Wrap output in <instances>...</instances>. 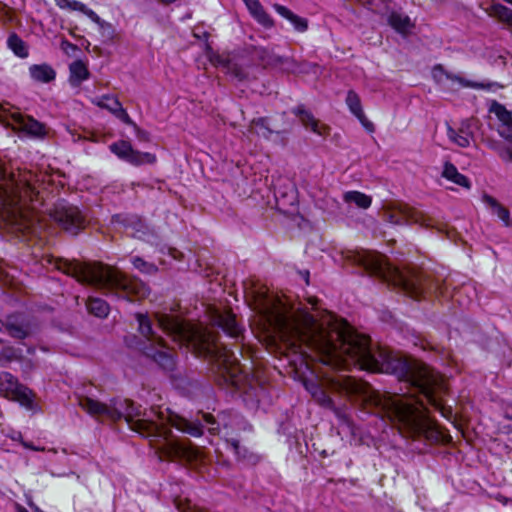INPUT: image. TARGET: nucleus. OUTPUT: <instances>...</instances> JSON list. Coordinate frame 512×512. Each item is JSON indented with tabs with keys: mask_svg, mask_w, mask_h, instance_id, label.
<instances>
[{
	"mask_svg": "<svg viewBox=\"0 0 512 512\" xmlns=\"http://www.w3.org/2000/svg\"><path fill=\"white\" fill-rule=\"evenodd\" d=\"M255 309L286 349L299 354L307 367L308 359L333 367L357 363L362 369L396 375L417 388L441 414L450 418L442 396L446 393L443 377L422 362L409 359L386 348L373 351L369 337L359 334L345 320L318 323L304 310L292 311L280 298L260 289L252 291Z\"/></svg>",
	"mask_w": 512,
	"mask_h": 512,
	"instance_id": "nucleus-1",
	"label": "nucleus"
},
{
	"mask_svg": "<svg viewBox=\"0 0 512 512\" xmlns=\"http://www.w3.org/2000/svg\"><path fill=\"white\" fill-rule=\"evenodd\" d=\"M329 385L332 389L347 395L368 398L405 437L423 436L435 442L444 437L440 427L428 415L427 408L414 397H386L373 391L368 383L351 376L340 375L332 378Z\"/></svg>",
	"mask_w": 512,
	"mask_h": 512,
	"instance_id": "nucleus-2",
	"label": "nucleus"
},
{
	"mask_svg": "<svg viewBox=\"0 0 512 512\" xmlns=\"http://www.w3.org/2000/svg\"><path fill=\"white\" fill-rule=\"evenodd\" d=\"M158 326L175 342L186 345L199 357L210 360L219 385L244 389L250 383L234 353L220 344L216 335L202 326L190 325L164 314H156Z\"/></svg>",
	"mask_w": 512,
	"mask_h": 512,
	"instance_id": "nucleus-3",
	"label": "nucleus"
},
{
	"mask_svg": "<svg viewBox=\"0 0 512 512\" xmlns=\"http://www.w3.org/2000/svg\"><path fill=\"white\" fill-rule=\"evenodd\" d=\"M125 420L131 430L150 440L161 460H180L188 463L202 461L203 453L199 449L190 442H179L174 439L168 416L161 410L151 408L149 413L131 410L126 413Z\"/></svg>",
	"mask_w": 512,
	"mask_h": 512,
	"instance_id": "nucleus-4",
	"label": "nucleus"
},
{
	"mask_svg": "<svg viewBox=\"0 0 512 512\" xmlns=\"http://www.w3.org/2000/svg\"><path fill=\"white\" fill-rule=\"evenodd\" d=\"M0 215L7 222L12 233H29L34 221L25 208L26 201H32L37 194L36 175L31 171L8 173L5 165L0 164Z\"/></svg>",
	"mask_w": 512,
	"mask_h": 512,
	"instance_id": "nucleus-5",
	"label": "nucleus"
},
{
	"mask_svg": "<svg viewBox=\"0 0 512 512\" xmlns=\"http://www.w3.org/2000/svg\"><path fill=\"white\" fill-rule=\"evenodd\" d=\"M347 259L355 265L361 266L367 273L381 278L383 281L400 288L413 299H420L427 293H436L438 283L421 271H400L386 262L381 254L371 251H350Z\"/></svg>",
	"mask_w": 512,
	"mask_h": 512,
	"instance_id": "nucleus-6",
	"label": "nucleus"
},
{
	"mask_svg": "<svg viewBox=\"0 0 512 512\" xmlns=\"http://www.w3.org/2000/svg\"><path fill=\"white\" fill-rule=\"evenodd\" d=\"M57 268L79 282L105 288L130 301L148 296V287L139 279L128 277L114 267L101 263H80L60 260Z\"/></svg>",
	"mask_w": 512,
	"mask_h": 512,
	"instance_id": "nucleus-7",
	"label": "nucleus"
},
{
	"mask_svg": "<svg viewBox=\"0 0 512 512\" xmlns=\"http://www.w3.org/2000/svg\"><path fill=\"white\" fill-rule=\"evenodd\" d=\"M0 122L14 130L23 131L31 136L43 137L47 134L43 123L30 116L22 115L9 103L0 104Z\"/></svg>",
	"mask_w": 512,
	"mask_h": 512,
	"instance_id": "nucleus-8",
	"label": "nucleus"
},
{
	"mask_svg": "<svg viewBox=\"0 0 512 512\" xmlns=\"http://www.w3.org/2000/svg\"><path fill=\"white\" fill-rule=\"evenodd\" d=\"M384 219L395 225L415 223L423 227L433 226V219L425 212L403 203H393L384 208Z\"/></svg>",
	"mask_w": 512,
	"mask_h": 512,
	"instance_id": "nucleus-9",
	"label": "nucleus"
},
{
	"mask_svg": "<svg viewBox=\"0 0 512 512\" xmlns=\"http://www.w3.org/2000/svg\"><path fill=\"white\" fill-rule=\"evenodd\" d=\"M0 395L18 402L26 409L34 408L35 394L31 389L21 384L18 379L9 372L0 373Z\"/></svg>",
	"mask_w": 512,
	"mask_h": 512,
	"instance_id": "nucleus-10",
	"label": "nucleus"
},
{
	"mask_svg": "<svg viewBox=\"0 0 512 512\" xmlns=\"http://www.w3.org/2000/svg\"><path fill=\"white\" fill-rule=\"evenodd\" d=\"M137 320L139 323V330L141 334L151 342V345H155L157 347V349L152 347H145L144 353L148 357L153 358L161 366L165 368L170 367L173 364V361L169 353V350L164 345L162 339L154 335V332L151 327V322L148 319V317L143 314H137Z\"/></svg>",
	"mask_w": 512,
	"mask_h": 512,
	"instance_id": "nucleus-11",
	"label": "nucleus"
},
{
	"mask_svg": "<svg viewBox=\"0 0 512 512\" xmlns=\"http://www.w3.org/2000/svg\"><path fill=\"white\" fill-rule=\"evenodd\" d=\"M51 218L57 222L64 230L77 234L85 227V217L78 207L58 203L50 212Z\"/></svg>",
	"mask_w": 512,
	"mask_h": 512,
	"instance_id": "nucleus-12",
	"label": "nucleus"
},
{
	"mask_svg": "<svg viewBox=\"0 0 512 512\" xmlns=\"http://www.w3.org/2000/svg\"><path fill=\"white\" fill-rule=\"evenodd\" d=\"M78 405L96 419L116 422L122 418V413L115 407L113 401L106 404L88 396H79Z\"/></svg>",
	"mask_w": 512,
	"mask_h": 512,
	"instance_id": "nucleus-13",
	"label": "nucleus"
},
{
	"mask_svg": "<svg viewBox=\"0 0 512 512\" xmlns=\"http://www.w3.org/2000/svg\"><path fill=\"white\" fill-rule=\"evenodd\" d=\"M0 331L2 327L15 339H25L31 334V328L26 319L20 315H10L5 321L0 319Z\"/></svg>",
	"mask_w": 512,
	"mask_h": 512,
	"instance_id": "nucleus-14",
	"label": "nucleus"
},
{
	"mask_svg": "<svg viewBox=\"0 0 512 512\" xmlns=\"http://www.w3.org/2000/svg\"><path fill=\"white\" fill-rule=\"evenodd\" d=\"M213 325L222 328L232 338H238L241 335V328L236 322L235 315L230 311L214 310L211 315Z\"/></svg>",
	"mask_w": 512,
	"mask_h": 512,
	"instance_id": "nucleus-15",
	"label": "nucleus"
},
{
	"mask_svg": "<svg viewBox=\"0 0 512 512\" xmlns=\"http://www.w3.org/2000/svg\"><path fill=\"white\" fill-rule=\"evenodd\" d=\"M490 112L494 113L500 121L498 133L505 140L512 142V112L496 101L490 106Z\"/></svg>",
	"mask_w": 512,
	"mask_h": 512,
	"instance_id": "nucleus-16",
	"label": "nucleus"
},
{
	"mask_svg": "<svg viewBox=\"0 0 512 512\" xmlns=\"http://www.w3.org/2000/svg\"><path fill=\"white\" fill-rule=\"evenodd\" d=\"M93 103L98 107L107 109L112 114H114L117 118L123 121L125 124L130 126H135V123L130 118L126 110L122 107L121 103L117 98L110 97L108 95L102 96L99 99L93 100Z\"/></svg>",
	"mask_w": 512,
	"mask_h": 512,
	"instance_id": "nucleus-17",
	"label": "nucleus"
},
{
	"mask_svg": "<svg viewBox=\"0 0 512 512\" xmlns=\"http://www.w3.org/2000/svg\"><path fill=\"white\" fill-rule=\"evenodd\" d=\"M350 112L359 120L368 132H374V124L366 117L359 95L354 90H349L345 99Z\"/></svg>",
	"mask_w": 512,
	"mask_h": 512,
	"instance_id": "nucleus-18",
	"label": "nucleus"
},
{
	"mask_svg": "<svg viewBox=\"0 0 512 512\" xmlns=\"http://www.w3.org/2000/svg\"><path fill=\"white\" fill-rule=\"evenodd\" d=\"M387 22L397 33L405 37L415 28L414 21L408 15L398 11H391L387 16Z\"/></svg>",
	"mask_w": 512,
	"mask_h": 512,
	"instance_id": "nucleus-19",
	"label": "nucleus"
},
{
	"mask_svg": "<svg viewBox=\"0 0 512 512\" xmlns=\"http://www.w3.org/2000/svg\"><path fill=\"white\" fill-rule=\"evenodd\" d=\"M294 113L299 117L301 123L309 128L315 134L320 136H327L330 133V128L326 124L321 123L317 120L311 112L305 110L302 107H298L294 110Z\"/></svg>",
	"mask_w": 512,
	"mask_h": 512,
	"instance_id": "nucleus-20",
	"label": "nucleus"
},
{
	"mask_svg": "<svg viewBox=\"0 0 512 512\" xmlns=\"http://www.w3.org/2000/svg\"><path fill=\"white\" fill-rule=\"evenodd\" d=\"M251 16L264 28L270 29L274 26V20L266 12L259 0H242Z\"/></svg>",
	"mask_w": 512,
	"mask_h": 512,
	"instance_id": "nucleus-21",
	"label": "nucleus"
},
{
	"mask_svg": "<svg viewBox=\"0 0 512 512\" xmlns=\"http://www.w3.org/2000/svg\"><path fill=\"white\" fill-rule=\"evenodd\" d=\"M56 5L60 7L61 9H69V10H78L86 14L91 20L101 25V27H107L109 30H112V27L110 24L101 22L98 15L88 9L83 3L75 1V0H54Z\"/></svg>",
	"mask_w": 512,
	"mask_h": 512,
	"instance_id": "nucleus-22",
	"label": "nucleus"
},
{
	"mask_svg": "<svg viewBox=\"0 0 512 512\" xmlns=\"http://www.w3.org/2000/svg\"><path fill=\"white\" fill-rule=\"evenodd\" d=\"M273 8L280 16L290 21L298 32L302 33L308 29V21L306 18L294 14L290 9L281 4H274Z\"/></svg>",
	"mask_w": 512,
	"mask_h": 512,
	"instance_id": "nucleus-23",
	"label": "nucleus"
},
{
	"mask_svg": "<svg viewBox=\"0 0 512 512\" xmlns=\"http://www.w3.org/2000/svg\"><path fill=\"white\" fill-rule=\"evenodd\" d=\"M442 176L463 188L469 189L471 186L469 179L465 175L461 174L456 166L450 162H446L444 164Z\"/></svg>",
	"mask_w": 512,
	"mask_h": 512,
	"instance_id": "nucleus-24",
	"label": "nucleus"
},
{
	"mask_svg": "<svg viewBox=\"0 0 512 512\" xmlns=\"http://www.w3.org/2000/svg\"><path fill=\"white\" fill-rule=\"evenodd\" d=\"M69 81L73 86H79L84 80L89 78V71L84 62L74 61L69 66Z\"/></svg>",
	"mask_w": 512,
	"mask_h": 512,
	"instance_id": "nucleus-25",
	"label": "nucleus"
},
{
	"mask_svg": "<svg viewBox=\"0 0 512 512\" xmlns=\"http://www.w3.org/2000/svg\"><path fill=\"white\" fill-rule=\"evenodd\" d=\"M446 78L453 82L459 83L462 87L473 88V89L492 90V89H502L504 87L503 85H501L497 82L479 83V82L466 80L460 76L453 75L450 73H446Z\"/></svg>",
	"mask_w": 512,
	"mask_h": 512,
	"instance_id": "nucleus-26",
	"label": "nucleus"
},
{
	"mask_svg": "<svg viewBox=\"0 0 512 512\" xmlns=\"http://www.w3.org/2000/svg\"><path fill=\"white\" fill-rule=\"evenodd\" d=\"M29 72L34 80L43 83L54 80L56 76L54 69L47 64L33 65L30 67Z\"/></svg>",
	"mask_w": 512,
	"mask_h": 512,
	"instance_id": "nucleus-27",
	"label": "nucleus"
},
{
	"mask_svg": "<svg viewBox=\"0 0 512 512\" xmlns=\"http://www.w3.org/2000/svg\"><path fill=\"white\" fill-rule=\"evenodd\" d=\"M484 203L490 206L493 212L498 216L500 220L504 222L506 226H510V212L504 207L501 203H499L494 197L484 194L482 197Z\"/></svg>",
	"mask_w": 512,
	"mask_h": 512,
	"instance_id": "nucleus-28",
	"label": "nucleus"
},
{
	"mask_svg": "<svg viewBox=\"0 0 512 512\" xmlns=\"http://www.w3.org/2000/svg\"><path fill=\"white\" fill-rule=\"evenodd\" d=\"M307 390L312 394L313 398L321 405L327 408H331L333 406V401L331 397L326 393V391L316 383H305Z\"/></svg>",
	"mask_w": 512,
	"mask_h": 512,
	"instance_id": "nucleus-29",
	"label": "nucleus"
},
{
	"mask_svg": "<svg viewBox=\"0 0 512 512\" xmlns=\"http://www.w3.org/2000/svg\"><path fill=\"white\" fill-rule=\"evenodd\" d=\"M171 425L194 437H198L203 433L201 424L198 422L188 421L184 418H176Z\"/></svg>",
	"mask_w": 512,
	"mask_h": 512,
	"instance_id": "nucleus-30",
	"label": "nucleus"
},
{
	"mask_svg": "<svg viewBox=\"0 0 512 512\" xmlns=\"http://www.w3.org/2000/svg\"><path fill=\"white\" fill-rule=\"evenodd\" d=\"M343 199L347 203H354L357 207L361 209L369 208L372 203V199L370 196L359 191L346 192L343 196Z\"/></svg>",
	"mask_w": 512,
	"mask_h": 512,
	"instance_id": "nucleus-31",
	"label": "nucleus"
},
{
	"mask_svg": "<svg viewBox=\"0 0 512 512\" xmlns=\"http://www.w3.org/2000/svg\"><path fill=\"white\" fill-rule=\"evenodd\" d=\"M126 161L134 166L154 164L156 162V156L149 152H140L133 149Z\"/></svg>",
	"mask_w": 512,
	"mask_h": 512,
	"instance_id": "nucleus-32",
	"label": "nucleus"
},
{
	"mask_svg": "<svg viewBox=\"0 0 512 512\" xmlns=\"http://www.w3.org/2000/svg\"><path fill=\"white\" fill-rule=\"evenodd\" d=\"M87 309L91 314L100 318L106 317L109 313L108 304L100 298L90 297L87 301Z\"/></svg>",
	"mask_w": 512,
	"mask_h": 512,
	"instance_id": "nucleus-33",
	"label": "nucleus"
},
{
	"mask_svg": "<svg viewBox=\"0 0 512 512\" xmlns=\"http://www.w3.org/2000/svg\"><path fill=\"white\" fill-rule=\"evenodd\" d=\"M486 12L490 17H494L498 21L506 24L512 10L500 3H493L489 8L486 9Z\"/></svg>",
	"mask_w": 512,
	"mask_h": 512,
	"instance_id": "nucleus-34",
	"label": "nucleus"
},
{
	"mask_svg": "<svg viewBox=\"0 0 512 512\" xmlns=\"http://www.w3.org/2000/svg\"><path fill=\"white\" fill-rule=\"evenodd\" d=\"M8 47L15 55L21 58L28 56V49L25 42L15 33L11 34L7 40Z\"/></svg>",
	"mask_w": 512,
	"mask_h": 512,
	"instance_id": "nucleus-35",
	"label": "nucleus"
},
{
	"mask_svg": "<svg viewBox=\"0 0 512 512\" xmlns=\"http://www.w3.org/2000/svg\"><path fill=\"white\" fill-rule=\"evenodd\" d=\"M249 131L264 138H268L272 134V130L268 127V121L265 117L253 119L249 125Z\"/></svg>",
	"mask_w": 512,
	"mask_h": 512,
	"instance_id": "nucleus-36",
	"label": "nucleus"
},
{
	"mask_svg": "<svg viewBox=\"0 0 512 512\" xmlns=\"http://www.w3.org/2000/svg\"><path fill=\"white\" fill-rule=\"evenodd\" d=\"M133 149L132 145L124 140L114 142L110 145L111 152L125 161L128 159Z\"/></svg>",
	"mask_w": 512,
	"mask_h": 512,
	"instance_id": "nucleus-37",
	"label": "nucleus"
},
{
	"mask_svg": "<svg viewBox=\"0 0 512 512\" xmlns=\"http://www.w3.org/2000/svg\"><path fill=\"white\" fill-rule=\"evenodd\" d=\"M447 134L449 139L459 147L465 148L470 145V136L464 133L462 130L456 131L455 129L448 127Z\"/></svg>",
	"mask_w": 512,
	"mask_h": 512,
	"instance_id": "nucleus-38",
	"label": "nucleus"
},
{
	"mask_svg": "<svg viewBox=\"0 0 512 512\" xmlns=\"http://www.w3.org/2000/svg\"><path fill=\"white\" fill-rule=\"evenodd\" d=\"M215 63L226 65L228 72L238 80H244L247 77L246 71L236 63L226 62L220 58Z\"/></svg>",
	"mask_w": 512,
	"mask_h": 512,
	"instance_id": "nucleus-39",
	"label": "nucleus"
},
{
	"mask_svg": "<svg viewBox=\"0 0 512 512\" xmlns=\"http://www.w3.org/2000/svg\"><path fill=\"white\" fill-rule=\"evenodd\" d=\"M133 266L139 271L147 274H154L158 271V268L153 263L146 262L140 257H134L132 260Z\"/></svg>",
	"mask_w": 512,
	"mask_h": 512,
	"instance_id": "nucleus-40",
	"label": "nucleus"
},
{
	"mask_svg": "<svg viewBox=\"0 0 512 512\" xmlns=\"http://www.w3.org/2000/svg\"><path fill=\"white\" fill-rule=\"evenodd\" d=\"M176 505L181 512H209L202 507L193 505L189 500H185V505L182 504L181 500L178 501Z\"/></svg>",
	"mask_w": 512,
	"mask_h": 512,
	"instance_id": "nucleus-41",
	"label": "nucleus"
},
{
	"mask_svg": "<svg viewBox=\"0 0 512 512\" xmlns=\"http://www.w3.org/2000/svg\"><path fill=\"white\" fill-rule=\"evenodd\" d=\"M203 420L206 423V425L208 426V431L210 433L217 434L219 432L218 426H214L216 421H215V418L213 417V415L208 414V413L203 414Z\"/></svg>",
	"mask_w": 512,
	"mask_h": 512,
	"instance_id": "nucleus-42",
	"label": "nucleus"
},
{
	"mask_svg": "<svg viewBox=\"0 0 512 512\" xmlns=\"http://www.w3.org/2000/svg\"><path fill=\"white\" fill-rule=\"evenodd\" d=\"M1 354L8 361L19 360L20 359V355H19L18 351L15 348H13V347H5L2 350Z\"/></svg>",
	"mask_w": 512,
	"mask_h": 512,
	"instance_id": "nucleus-43",
	"label": "nucleus"
},
{
	"mask_svg": "<svg viewBox=\"0 0 512 512\" xmlns=\"http://www.w3.org/2000/svg\"><path fill=\"white\" fill-rule=\"evenodd\" d=\"M498 155L503 161L512 162V146H502Z\"/></svg>",
	"mask_w": 512,
	"mask_h": 512,
	"instance_id": "nucleus-44",
	"label": "nucleus"
},
{
	"mask_svg": "<svg viewBox=\"0 0 512 512\" xmlns=\"http://www.w3.org/2000/svg\"><path fill=\"white\" fill-rule=\"evenodd\" d=\"M447 71H445L444 67L441 64H437L433 67L432 74L435 80L441 81V77H446Z\"/></svg>",
	"mask_w": 512,
	"mask_h": 512,
	"instance_id": "nucleus-45",
	"label": "nucleus"
},
{
	"mask_svg": "<svg viewBox=\"0 0 512 512\" xmlns=\"http://www.w3.org/2000/svg\"><path fill=\"white\" fill-rule=\"evenodd\" d=\"M484 142L488 148L496 151L497 153L501 150V148L503 146L499 141L494 140V139H486Z\"/></svg>",
	"mask_w": 512,
	"mask_h": 512,
	"instance_id": "nucleus-46",
	"label": "nucleus"
},
{
	"mask_svg": "<svg viewBox=\"0 0 512 512\" xmlns=\"http://www.w3.org/2000/svg\"><path fill=\"white\" fill-rule=\"evenodd\" d=\"M60 46H61V49L66 53H69L70 51L74 52L77 50V46L75 44L69 42L68 40H62Z\"/></svg>",
	"mask_w": 512,
	"mask_h": 512,
	"instance_id": "nucleus-47",
	"label": "nucleus"
},
{
	"mask_svg": "<svg viewBox=\"0 0 512 512\" xmlns=\"http://www.w3.org/2000/svg\"><path fill=\"white\" fill-rule=\"evenodd\" d=\"M137 132V136L142 139V140H145V141H148V133L141 130L136 124L135 126H133Z\"/></svg>",
	"mask_w": 512,
	"mask_h": 512,
	"instance_id": "nucleus-48",
	"label": "nucleus"
},
{
	"mask_svg": "<svg viewBox=\"0 0 512 512\" xmlns=\"http://www.w3.org/2000/svg\"><path fill=\"white\" fill-rule=\"evenodd\" d=\"M228 443L232 447V449L235 452V454L238 455V456H241L240 455V444H239V442L237 440H231Z\"/></svg>",
	"mask_w": 512,
	"mask_h": 512,
	"instance_id": "nucleus-49",
	"label": "nucleus"
},
{
	"mask_svg": "<svg viewBox=\"0 0 512 512\" xmlns=\"http://www.w3.org/2000/svg\"><path fill=\"white\" fill-rule=\"evenodd\" d=\"M496 500H497L498 502H500L501 504H503V505H507L509 502H512V500H510V499H508L507 497H505V496H503V495H500V494H498V495L496 496Z\"/></svg>",
	"mask_w": 512,
	"mask_h": 512,
	"instance_id": "nucleus-50",
	"label": "nucleus"
},
{
	"mask_svg": "<svg viewBox=\"0 0 512 512\" xmlns=\"http://www.w3.org/2000/svg\"><path fill=\"white\" fill-rule=\"evenodd\" d=\"M23 445L26 447V448H29V449H32V450H44L43 448L42 449H39V448H36L34 447L33 445L29 444V443H23Z\"/></svg>",
	"mask_w": 512,
	"mask_h": 512,
	"instance_id": "nucleus-51",
	"label": "nucleus"
},
{
	"mask_svg": "<svg viewBox=\"0 0 512 512\" xmlns=\"http://www.w3.org/2000/svg\"><path fill=\"white\" fill-rule=\"evenodd\" d=\"M506 25L512 30V11Z\"/></svg>",
	"mask_w": 512,
	"mask_h": 512,
	"instance_id": "nucleus-52",
	"label": "nucleus"
},
{
	"mask_svg": "<svg viewBox=\"0 0 512 512\" xmlns=\"http://www.w3.org/2000/svg\"><path fill=\"white\" fill-rule=\"evenodd\" d=\"M318 300L317 298L315 297H312L309 299V303L312 305V306H315L317 304Z\"/></svg>",
	"mask_w": 512,
	"mask_h": 512,
	"instance_id": "nucleus-53",
	"label": "nucleus"
},
{
	"mask_svg": "<svg viewBox=\"0 0 512 512\" xmlns=\"http://www.w3.org/2000/svg\"><path fill=\"white\" fill-rule=\"evenodd\" d=\"M304 279H305L306 283L308 284L309 283V272L308 271L305 272Z\"/></svg>",
	"mask_w": 512,
	"mask_h": 512,
	"instance_id": "nucleus-54",
	"label": "nucleus"
},
{
	"mask_svg": "<svg viewBox=\"0 0 512 512\" xmlns=\"http://www.w3.org/2000/svg\"><path fill=\"white\" fill-rule=\"evenodd\" d=\"M159 1L162 3L168 4V3L174 2L175 0H159Z\"/></svg>",
	"mask_w": 512,
	"mask_h": 512,
	"instance_id": "nucleus-55",
	"label": "nucleus"
},
{
	"mask_svg": "<svg viewBox=\"0 0 512 512\" xmlns=\"http://www.w3.org/2000/svg\"><path fill=\"white\" fill-rule=\"evenodd\" d=\"M505 2L512 4V0H504Z\"/></svg>",
	"mask_w": 512,
	"mask_h": 512,
	"instance_id": "nucleus-56",
	"label": "nucleus"
},
{
	"mask_svg": "<svg viewBox=\"0 0 512 512\" xmlns=\"http://www.w3.org/2000/svg\"><path fill=\"white\" fill-rule=\"evenodd\" d=\"M19 512H27V511H24V510H20Z\"/></svg>",
	"mask_w": 512,
	"mask_h": 512,
	"instance_id": "nucleus-57",
	"label": "nucleus"
},
{
	"mask_svg": "<svg viewBox=\"0 0 512 512\" xmlns=\"http://www.w3.org/2000/svg\"><path fill=\"white\" fill-rule=\"evenodd\" d=\"M0 343H2V340L0 339Z\"/></svg>",
	"mask_w": 512,
	"mask_h": 512,
	"instance_id": "nucleus-58",
	"label": "nucleus"
}]
</instances>
